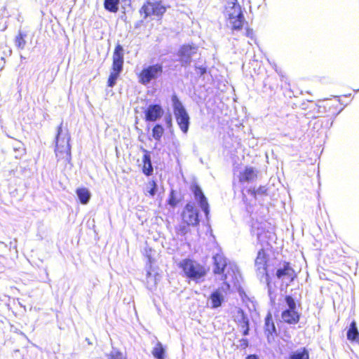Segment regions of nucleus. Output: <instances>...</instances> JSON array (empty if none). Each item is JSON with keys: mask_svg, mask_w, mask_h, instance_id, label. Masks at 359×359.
Instances as JSON below:
<instances>
[{"mask_svg": "<svg viewBox=\"0 0 359 359\" xmlns=\"http://www.w3.org/2000/svg\"><path fill=\"white\" fill-rule=\"evenodd\" d=\"M197 47L195 46L184 45L181 47L178 52L180 61L182 65L186 66L191 63L192 56L196 53Z\"/></svg>", "mask_w": 359, "mask_h": 359, "instance_id": "ddd939ff", "label": "nucleus"}, {"mask_svg": "<svg viewBox=\"0 0 359 359\" xmlns=\"http://www.w3.org/2000/svg\"><path fill=\"white\" fill-rule=\"evenodd\" d=\"M179 266L187 277L195 281L203 279L207 273L203 266L190 259L182 260Z\"/></svg>", "mask_w": 359, "mask_h": 359, "instance_id": "20e7f679", "label": "nucleus"}, {"mask_svg": "<svg viewBox=\"0 0 359 359\" xmlns=\"http://www.w3.org/2000/svg\"><path fill=\"white\" fill-rule=\"evenodd\" d=\"M177 203V200L174 197V191H171L170 193V197L169 199V204L172 206H175Z\"/></svg>", "mask_w": 359, "mask_h": 359, "instance_id": "473e14b6", "label": "nucleus"}, {"mask_svg": "<svg viewBox=\"0 0 359 359\" xmlns=\"http://www.w3.org/2000/svg\"><path fill=\"white\" fill-rule=\"evenodd\" d=\"M77 196L82 204H87L90 198V193L86 188H79L76 190Z\"/></svg>", "mask_w": 359, "mask_h": 359, "instance_id": "5701e85b", "label": "nucleus"}, {"mask_svg": "<svg viewBox=\"0 0 359 359\" xmlns=\"http://www.w3.org/2000/svg\"><path fill=\"white\" fill-rule=\"evenodd\" d=\"M276 276L278 278H287L292 281L294 278V271L289 263L285 262L283 266L277 270Z\"/></svg>", "mask_w": 359, "mask_h": 359, "instance_id": "dca6fc26", "label": "nucleus"}, {"mask_svg": "<svg viewBox=\"0 0 359 359\" xmlns=\"http://www.w3.org/2000/svg\"><path fill=\"white\" fill-rule=\"evenodd\" d=\"M163 72L161 65L156 64L144 67L139 75V81L143 85L149 84L151 81L156 79Z\"/></svg>", "mask_w": 359, "mask_h": 359, "instance_id": "0eeeda50", "label": "nucleus"}, {"mask_svg": "<svg viewBox=\"0 0 359 359\" xmlns=\"http://www.w3.org/2000/svg\"><path fill=\"white\" fill-rule=\"evenodd\" d=\"M266 282H267V287H268V289H269V292H270V283H269V278H268V275L266 274Z\"/></svg>", "mask_w": 359, "mask_h": 359, "instance_id": "e433bc0d", "label": "nucleus"}, {"mask_svg": "<svg viewBox=\"0 0 359 359\" xmlns=\"http://www.w3.org/2000/svg\"><path fill=\"white\" fill-rule=\"evenodd\" d=\"M285 302L288 307L287 310L296 311V302L292 297L289 295L286 296Z\"/></svg>", "mask_w": 359, "mask_h": 359, "instance_id": "7c9ffc66", "label": "nucleus"}, {"mask_svg": "<svg viewBox=\"0 0 359 359\" xmlns=\"http://www.w3.org/2000/svg\"><path fill=\"white\" fill-rule=\"evenodd\" d=\"M152 355L156 359H164L165 349L161 342H157L152 350Z\"/></svg>", "mask_w": 359, "mask_h": 359, "instance_id": "a878e982", "label": "nucleus"}, {"mask_svg": "<svg viewBox=\"0 0 359 359\" xmlns=\"http://www.w3.org/2000/svg\"><path fill=\"white\" fill-rule=\"evenodd\" d=\"M229 290V283H228V282H224L221 287L211 293L209 297L211 309H217L222 305Z\"/></svg>", "mask_w": 359, "mask_h": 359, "instance_id": "6e6552de", "label": "nucleus"}, {"mask_svg": "<svg viewBox=\"0 0 359 359\" xmlns=\"http://www.w3.org/2000/svg\"><path fill=\"white\" fill-rule=\"evenodd\" d=\"M165 11L166 8L161 4V1H147L140 9V13L144 14V18L151 15L161 17Z\"/></svg>", "mask_w": 359, "mask_h": 359, "instance_id": "9d476101", "label": "nucleus"}, {"mask_svg": "<svg viewBox=\"0 0 359 359\" xmlns=\"http://www.w3.org/2000/svg\"><path fill=\"white\" fill-rule=\"evenodd\" d=\"M225 14L231 26L232 32L240 31L245 22L241 6L237 0H229L225 8Z\"/></svg>", "mask_w": 359, "mask_h": 359, "instance_id": "f257e3e1", "label": "nucleus"}, {"mask_svg": "<svg viewBox=\"0 0 359 359\" xmlns=\"http://www.w3.org/2000/svg\"><path fill=\"white\" fill-rule=\"evenodd\" d=\"M145 120L154 122L159 119L163 114V109L159 104H150L144 111Z\"/></svg>", "mask_w": 359, "mask_h": 359, "instance_id": "2eb2a0df", "label": "nucleus"}, {"mask_svg": "<svg viewBox=\"0 0 359 359\" xmlns=\"http://www.w3.org/2000/svg\"><path fill=\"white\" fill-rule=\"evenodd\" d=\"M246 359H258V358L256 355H250L246 358Z\"/></svg>", "mask_w": 359, "mask_h": 359, "instance_id": "c9c22d12", "label": "nucleus"}, {"mask_svg": "<svg viewBox=\"0 0 359 359\" xmlns=\"http://www.w3.org/2000/svg\"><path fill=\"white\" fill-rule=\"evenodd\" d=\"M164 132V129L162 126L157 124L152 130V137L156 140H160Z\"/></svg>", "mask_w": 359, "mask_h": 359, "instance_id": "cd10ccee", "label": "nucleus"}, {"mask_svg": "<svg viewBox=\"0 0 359 359\" xmlns=\"http://www.w3.org/2000/svg\"><path fill=\"white\" fill-rule=\"evenodd\" d=\"M145 152L146 154L143 156L144 165L142 168V171L146 175L149 176L153 172V167L151 165L150 155L147 153V151H145Z\"/></svg>", "mask_w": 359, "mask_h": 359, "instance_id": "412c9836", "label": "nucleus"}, {"mask_svg": "<svg viewBox=\"0 0 359 359\" xmlns=\"http://www.w3.org/2000/svg\"><path fill=\"white\" fill-rule=\"evenodd\" d=\"M123 48L121 45H117L113 54L112 72L108 79V86L113 87L116 82L118 77L123 70Z\"/></svg>", "mask_w": 359, "mask_h": 359, "instance_id": "423d86ee", "label": "nucleus"}, {"mask_svg": "<svg viewBox=\"0 0 359 359\" xmlns=\"http://www.w3.org/2000/svg\"><path fill=\"white\" fill-rule=\"evenodd\" d=\"M199 69H200V73H201V75L203 74L205 72V68L200 67Z\"/></svg>", "mask_w": 359, "mask_h": 359, "instance_id": "4c0bfd02", "label": "nucleus"}, {"mask_svg": "<svg viewBox=\"0 0 359 359\" xmlns=\"http://www.w3.org/2000/svg\"><path fill=\"white\" fill-rule=\"evenodd\" d=\"M289 359H309V354L305 348H301L292 352Z\"/></svg>", "mask_w": 359, "mask_h": 359, "instance_id": "b1692460", "label": "nucleus"}, {"mask_svg": "<svg viewBox=\"0 0 359 359\" xmlns=\"http://www.w3.org/2000/svg\"><path fill=\"white\" fill-rule=\"evenodd\" d=\"M245 35L248 38L252 39L253 38L252 29H251L250 28H246L245 32Z\"/></svg>", "mask_w": 359, "mask_h": 359, "instance_id": "f704fd0d", "label": "nucleus"}, {"mask_svg": "<svg viewBox=\"0 0 359 359\" xmlns=\"http://www.w3.org/2000/svg\"><path fill=\"white\" fill-rule=\"evenodd\" d=\"M25 34H22L20 31L19 32L18 35L16 36L15 39V44L16 47L20 49H23L25 48L26 44V41L25 39Z\"/></svg>", "mask_w": 359, "mask_h": 359, "instance_id": "bb28decb", "label": "nucleus"}, {"mask_svg": "<svg viewBox=\"0 0 359 359\" xmlns=\"http://www.w3.org/2000/svg\"><path fill=\"white\" fill-rule=\"evenodd\" d=\"M347 338L351 341L359 342V332L355 321H353L350 325V327L347 332Z\"/></svg>", "mask_w": 359, "mask_h": 359, "instance_id": "4be33fe9", "label": "nucleus"}, {"mask_svg": "<svg viewBox=\"0 0 359 359\" xmlns=\"http://www.w3.org/2000/svg\"><path fill=\"white\" fill-rule=\"evenodd\" d=\"M264 332L267 337L268 342L270 343L273 339V334L276 332L271 313H268L265 318Z\"/></svg>", "mask_w": 359, "mask_h": 359, "instance_id": "f3484780", "label": "nucleus"}, {"mask_svg": "<svg viewBox=\"0 0 359 359\" xmlns=\"http://www.w3.org/2000/svg\"><path fill=\"white\" fill-rule=\"evenodd\" d=\"M191 191L194 195L196 201L200 205L201 210L204 212L206 219H208L210 213L209 204L206 197L202 191V189L198 184H194L191 187Z\"/></svg>", "mask_w": 359, "mask_h": 359, "instance_id": "f8f14e48", "label": "nucleus"}, {"mask_svg": "<svg viewBox=\"0 0 359 359\" xmlns=\"http://www.w3.org/2000/svg\"><path fill=\"white\" fill-rule=\"evenodd\" d=\"M157 185L155 181H151L147 186V191L151 196H154L156 194Z\"/></svg>", "mask_w": 359, "mask_h": 359, "instance_id": "c756f323", "label": "nucleus"}, {"mask_svg": "<svg viewBox=\"0 0 359 359\" xmlns=\"http://www.w3.org/2000/svg\"><path fill=\"white\" fill-rule=\"evenodd\" d=\"M119 0H104V8L111 13H116L118 10Z\"/></svg>", "mask_w": 359, "mask_h": 359, "instance_id": "393cba45", "label": "nucleus"}, {"mask_svg": "<svg viewBox=\"0 0 359 359\" xmlns=\"http://www.w3.org/2000/svg\"><path fill=\"white\" fill-rule=\"evenodd\" d=\"M267 189L265 187H260L257 189L255 194L258 195H264L266 194Z\"/></svg>", "mask_w": 359, "mask_h": 359, "instance_id": "2f4dec72", "label": "nucleus"}, {"mask_svg": "<svg viewBox=\"0 0 359 359\" xmlns=\"http://www.w3.org/2000/svg\"><path fill=\"white\" fill-rule=\"evenodd\" d=\"M281 317L283 320L288 324H296L299 320V315L296 311L285 310Z\"/></svg>", "mask_w": 359, "mask_h": 359, "instance_id": "a211bd4d", "label": "nucleus"}, {"mask_svg": "<svg viewBox=\"0 0 359 359\" xmlns=\"http://www.w3.org/2000/svg\"><path fill=\"white\" fill-rule=\"evenodd\" d=\"M62 123L57 128L55 137V155L58 160L64 159L69 162L71 159V147L69 144L70 136L67 131H63Z\"/></svg>", "mask_w": 359, "mask_h": 359, "instance_id": "f03ea898", "label": "nucleus"}, {"mask_svg": "<svg viewBox=\"0 0 359 359\" xmlns=\"http://www.w3.org/2000/svg\"><path fill=\"white\" fill-rule=\"evenodd\" d=\"M214 268L213 272L215 274L221 275V280L227 282L229 277H233L237 271L236 265L227 264L226 259L222 254L217 253L213 257Z\"/></svg>", "mask_w": 359, "mask_h": 359, "instance_id": "7ed1b4c3", "label": "nucleus"}, {"mask_svg": "<svg viewBox=\"0 0 359 359\" xmlns=\"http://www.w3.org/2000/svg\"><path fill=\"white\" fill-rule=\"evenodd\" d=\"M182 220L189 226H197L199 224L198 210L194 203H188L182 213Z\"/></svg>", "mask_w": 359, "mask_h": 359, "instance_id": "1a4fd4ad", "label": "nucleus"}, {"mask_svg": "<svg viewBox=\"0 0 359 359\" xmlns=\"http://www.w3.org/2000/svg\"><path fill=\"white\" fill-rule=\"evenodd\" d=\"M234 320L243 330V334L247 336L249 334V320L241 309H236L234 313Z\"/></svg>", "mask_w": 359, "mask_h": 359, "instance_id": "4468645a", "label": "nucleus"}, {"mask_svg": "<svg viewBox=\"0 0 359 359\" xmlns=\"http://www.w3.org/2000/svg\"><path fill=\"white\" fill-rule=\"evenodd\" d=\"M266 255L263 249L258 251L257 256L255 259V266L260 273L266 271Z\"/></svg>", "mask_w": 359, "mask_h": 359, "instance_id": "6ab92c4d", "label": "nucleus"}, {"mask_svg": "<svg viewBox=\"0 0 359 359\" xmlns=\"http://www.w3.org/2000/svg\"><path fill=\"white\" fill-rule=\"evenodd\" d=\"M174 115L177 123L181 130L184 133H187L189 130L190 124L189 116L185 109L182 103L180 101L176 95H173L171 97Z\"/></svg>", "mask_w": 359, "mask_h": 359, "instance_id": "39448f33", "label": "nucleus"}, {"mask_svg": "<svg viewBox=\"0 0 359 359\" xmlns=\"http://www.w3.org/2000/svg\"><path fill=\"white\" fill-rule=\"evenodd\" d=\"M268 223L266 222H255L252 224V233L257 236V241L262 245L268 243V239L271 236V232L266 230Z\"/></svg>", "mask_w": 359, "mask_h": 359, "instance_id": "9b49d317", "label": "nucleus"}, {"mask_svg": "<svg viewBox=\"0 0 359 359\" xmlns=\"http://www.w3.org/2000/svg\"><path fill=\"white\" fill-rule=\"evenodd\" d=\"M108 359H127L126 356L120 351L113 348L108 355Z\"/></svg>", "mask_w": 359, "mask_h": 359, "instance_id": "c85d7f7f", "label": "nucleus"}, {"mask_svg": "<svg viewBox=\"0 0 359 359\" xmlns=\"http://www.w3.org/2000/svg\"><path fill=\"white\" fill-rule=\"evenodd\" d=\"M256 177V171L252 168H246L243 172H241L239 180L241 182H249Z\"/></svg>", "mask_w": 359, "mask_h": 359, "instance_id": "aec40b11", "label": "nucleus"}, {"mask_svg": "<svg viewBox=\"0 0 359 359\" xmlns=\"http://www.w3.org/2000/svg\"><path fill=\"white\" fill-rule=\"evenodd\" d=\"M171 121V118L169 117L168 119H167V122H170Z\"/></svg>", "mask_w": 359, "mask_h": 359, "instance_id": "58836bf2", "label": "nucleus"}, {"mask_svg": "<svg viewBox=\"0 0 359 359\" xmlns=\"http://www.w3.org/2000/svg\"><path fill=\"white\" fill-rule=\"evenodd\" d=\"M248 340L247 339H241L239 341V346L242 348H245L248 346Z\"/></svg>", "mask_w": 359, "mask_h": 359, "instance_id": "72a5a7b5", "label": "nucleus"}]
</instances>
